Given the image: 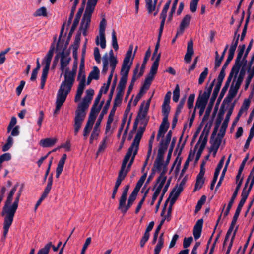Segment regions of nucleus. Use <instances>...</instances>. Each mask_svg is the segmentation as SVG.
<instances>
[{
    "label": "nucleus",
    "mask_w": 254,
    "mask_h": 254,
    "mask_svg": "<svg viewBox=\"0 0 254 254\" xmlns=\"http://www.w3.org/2000/svg\"><path fill=\"white\" fill-rule=\"evenodd\" d=\"M83 10H84L83 6L80 7L78 9V12L76 14L75 18L74 20L73 23L72 24V25L71 26V28L70 29L69 33V37L71 36V35L72 34L73 31L75 30L76 28L77 27V26L79 23L81 16L82 15V14L83 12Z\"/></svg>",
    "instance_id": "obj_26"
},
{
    "label": "nucleus",
    "mask_w": 254,
    "mask_h": 254,
    "mask_svg": "<svg viewBox=\"0 0 254 254\" xmlns=\"http://www.w3.org/2000/svg\"><path fill=\"white\" fill-rule=\"evenodd\" d=\"M79 1V0H75L73 2V4L71 10V12H70V15H69V16L68 18V25H69L71 23L73 17L74 15L75 11L76 10V6H77V4L78 3Z\"/></svg>",
    "instance_id": "obj_44"
},
{
    "label": "nucleus",
    "mask_w": 254,
    "mask_h": 254,
    "mask_svg": "<svg viewBox=\"0 0 254 254\" xmlns=\"http://www.w3.org/2000/svg\"><path fill=\"white\" fill-rule=\"evenodd\" d=\"M123 94L124 93L120 92L118 91L117 92V95L114 100V105L118 106L121 103Z\"/></svg>",
    "instance_id": "obj_59"
},
{
    "label": "nucleus",
    "mask_w": 254,
    "mask_h": 254,
    "mask_svg": "<svg viewBox=\"0 0 254 254\" xmlns=\"http://www.w3.org/2000/svg\"><path fill=\"white\" fill-rule=\"evenodd\" d=\"M70 60L71 58L68 55L65 54L64 52L62 53L60 60V69L63 73L64 70L65 71Z\"/></svg>",
    "instance_id": "obj_25"
},
{
    "label": "nucleus",
    "mask_w": 254,
    "mask_h": 254,
    "mask_svg": "<svg viewBox=\"0 0 254 254\" xmlns=\"http://www.w3.org/2000/svg\"><path fill=\"white\" fill-rule=\"evenodd\" d=\"M203 132H202L199 137V141L201 140V139H203L202 140V141L201 142V145L200 146V148L197 153V154H196V160L197 161L199 158H200V156L202 153V150L203 149V148H204L205 145L206 144V143H207V136L206 135L203 138Z\"/></svg>",
    "instance_id": "obj_33"
},
{
    "label": "nucleus",
    "mask_w": 254,
    "mask_h": 254,
    "mask_svg": "<svg viewBox=\"0 0 254 254\" xmlns=\"http://www.w3.org/2000/svg\"><path fill=\"white\" fill-rule=\"evenodd\" d=\"M180 97V87L178 84L176 85L175 88L173 92V100L175 102L179 101Z\"/></svg>",
    "instance_id": "obj_49"
},
{
    "label": "nucleus",
    "mask_w": 254,
    "mask_h": 254,
    "mask_svg": "<svg viewBox=\"0 0 254 254\" xmlns=\"http://www.w3.org/2000/svg\"><path fill=\"white\" fill-rule=\"evenodd\" d=\"M244 205V204L239 202L238 206L235 211V214L233 217L232 221H233V223H236L238 218L240 215V213Z\"/></svg>",
    "instance_id": "obj_47"
},
{
    "label": "nucleus",
    "mask_w": 254,
    "mask_h": 254,
    "mask_svg": "<svg viewBox=\"0 0 254 254\" xmlns=\"http://www.w3.org/2000/svg\"><path fill=\"white\" fill-rule=\"evenodd\" d=\"M217 131V128H215L213 132V133L211 135V140H210V143L211 144L210 150H211V151L214 152V155H215L217 152V150H218V149L219 147V146L221 144V138L223 137V135L222 134L221 138H219V137H218L215 138H213L214 137V136L215 135ZM219 135H220L218 134V136H219Z\"/></svg>",
    "instance_id": "obj_17"
},
{
    "label": "nucleus",
    "mask_w": 254,
    "mask_h": 254,
    "mask_svg": "<svg viewBox=\"0 0 254 254\" xmlns=\"http://www.w3.org/2000/svg\"><path fill=\"white\" fill-rule=\"evenodd\" d=\"M52 246L51 243H48L43 248L40 250L37 254H48L49 250Z\"/></svg>",
    "instance_id": "obj_61"
},
{
    "label": "nucleus",
    "mask_w": 254,
    "mask_h": 254,
    "mask_svg": "<svg viewBox=\"0 0 254 254\" xmlns=\"http://www.w3.org/2000/svg\"><path fill=\"white\" fill-rule=\"evenodd\" d=\"M201 93L202 91H200V93L197 99L194 108L195 110L197 108H206L207 104L209 98H207L205 95H202Z\"/></svg>",
    "instance_id": "obj_27"
},
{
    "label": "nucleus",
    "mask_w": 254,
    "mask_h": 254,
    "mask_svg": "<svg viewBox=\"0 0 254 254\" xmlns=\"http://www.w3.org/2000/svg\"><path fill=\"white\" fill-rule=\"evenodd\" d=\"M236 49H234L232 48H230L229 50L228 56L227 57V60H226L224 64L223 65V67L221 70V71L219 73L220 75L225 76V69L227 67L230 62L233 59L235 52Z\"/></svg>",
    "instance_id": "obj_21"
},
{
    "label": "nucleus",
    "mask_w": 254,
    "mask_h": 254,
    "mask_svg": "<svg viewBox=\"0 0 254 254\" xmlns=\"http://www.w3.org/2000/svg\"><path fill=\"white\" fill-rule=\"evenodd\" d=\"M86 116V112L82 111L79 109H77L75 112V117L74 119V134L77 135L78 133Z\"/></svg>",
    "instance_id": "obj_14"
},
{
    "label": "nucleus",
    "mask_w": 254,
    "mask_h": 254,
    "mask_svg": "<svg viewBox=\"0 0 254 254\" xmlns=\"http://www.w3.org/2000/svg\"><path fill=\"white\" fill-rule=\"evenodd\" d=\"M54 48H51L42 61V64L44 65V67L43 69L42 74L41 78L40 87L42 89L44 88L51 60L54 54Z\"/></svg>",
    "instance_id": "obj_6"
},
{
    "label": "nucleus",
    "mask_w": 254,
    "mask_h": 254,
    "mask_svg": "<svg viewBox=\"0 0 254 254\" xmlns=\"http://www.w3.org/2000/svg\"><path fill=\"white\" fill-rule=\"evenodd\" d=\"M133 45L129 46L128 51L126 54V56L124 59L123 63L121 70V75L122 77L128 78V75L132 64V61L130 62V60L132 53Z\"/></svg>",
    "instance_id": "obj_8"
},
{
    "label": "nucleus",
    "mask_w": 254,
    "mask_h": 254,
    "mask_svg": "<svg viewBox=\"0 0 254 254\" xmlns=\"http://www.w3.org/2000/svg\"><path fill=\"white\" fill-rule=\"evenodd\" d=\"M206 199V197L205 195L201 196L200 199L198 201L197 205L195 207V212H198L201 208L202 205L204 203Z\"/></svg>",
    "instance_id": "obj_55"
},
{
    "label": "nucleus",
    "mask_w": 254,
    "mask_h": 254,
    "mask_svg": "<svg viewBox=\"0 0 254 254\" xmlns=\"http://www.w3.org/2000/svg\"><path fill=\"white\" fill-rule=\"evenodd\" d=\"M34 16H46L47 9L45 7H42L38 9L34 13Z\"/></svg>",
    "instance_id": "obj_51"
},
{
    "label": "nucleus",
    "mask_w": 254,
    "mask_h": 254,
    "mask_svg": "<svg viewBox=\"0 0 254 254\" xmlns=\"http://www.w3.org/2000/svg\"><path fill=\"white\" fill-rule=\"evenodd\" d=\"M129 186L127 185L125 187L122 194L120 199V207H121L124 204H126L127 192L129 190Z\"/></svg>",
    "instance_id": "obj_40"
},
{
    "label": "nucleus",
    "mask_w": 254,
    "mask_h": 254,
    "mask_svg": "<svg viewBox=\"0 0 254 254\" xmlns=\"http://www.w3.org/2000/svg\"><path fill=\"white\" fill-rule=\"evenodd\" d=\"M66 158V154H64L58 162L57 167L56 168V177L57 178H58L59 177L60 174L62 173L63 171Z\"/></svg>",
    "instance_id": "obj_29"
},
{
    "label": "nucleus",
    "mask_w": 254,
    "mask_h": 254,
    "mask_svg": "<svg viewBox=\"0 0 254 254\" xmlns=\"http://www.w3.org/2000/svg\"><path fill=\"white\" fill-rule=\"evenodd\" d=\"M150 55H151V50H150V48H149V49L146 51V52L145 53V55L143 59V61L142 65H141V66L140 68V71L139 73V76H141L143 74L144 69L145 68L146 63H147Z\"/></svg>",
    "instance_id": "obj_31"
},
{
    "label": "nucleus",
    "mask_w": 254,
    "mask_h": 254,
    "mask_svg": "<svg viewBox=\"0 0 254 254\" xmlns=\"http://www.w3.org/2000/svg\"><path fill=\"white\" fill-rule=\"evenodd\" d=\"M127 79L128 78L121 76L117 87L118 92L124 93V89L125 88Z\"/></svg>",
    "instance_id": "obj_39"
},
{
    "label": "nucleus",
    "mask_w": 254,
    "mask_h": 254,
    "mask_svg": "<svg viewBox=\"0 0 254 254\" xmlns=\"http://www.w3.org/2000/svg\"><path fill=\"white\" fill-rule=\"evenodd\" d=\"M69 92V91L60 87L57 94L56 108L54 112V115H56L59 112L61 107L65 102Z\"/></svg>",
    "instance_id": "obj_13"
},
{
    "label": "nucleus",
    "mask_w": 254,
    "mask_h": 254,
    "mask_svg": "<svg viewBox=\"0 0 254 254\" xmlns=\"http://www.w3.org/2000/svg\"><path fill=\"white\" fill-rule=\"evenodd\" d=\"M246 48V46L245 44L240 45L238 47V53L237 56V58L235 60V65L233 66L231 71L227 78V81L225 83L230 85V83L232 80V79L233 76H235L234 80L235 81L234 83H235L237 79L236 76L237 74L239 73V70L241 68L242 64L241 62V60L243 56V53L244 52L245 49Z\"/></svg>",
    "instance_id": "obj_4"
},
{
    "label": "nucleus",
    "mask_w": 254,
    "mask_h": 254,
    "mask_svg": "<svg viewBox=\"0 0 254 254\" xmlns=\"http://www.w3.org/2000/svg\"><path fill=\"white\" fill-rule=\"evenodd\" d=\"M195 100V94H191L189 96L187 102V107L189 109H191L192 108L193 106V103Z\"/></svg>",
    "instance_id": "obj_54"
},
{
    "label": "nucleus",
    "mask_w": 254,
    "mask_h": 254,
    "mask_svg": "<svg viewBox=\"0 0 254 254\" xmlns=\"http://www.w3.org/2000/svg\"><path fill=\"white\" fill-rule=\"evenodd\" d=\"M86 96L84 97L82 102L78 105L77 109L82 111L86 112L88 109L89 104L92 99L94 94V90L92 89H88L86 91Z\"/></svg>",
    "instance_id": "obj_16"
},
{
    "label": "nucleus",
    "mask_w": 254,
    "mask_h": 254,
    "mask_svg": "<svg viewBox=\"0 0 254 254\" xmlns=\"http://www.w3.org/2000/svg\"><path fill=\"white\" fill-rule=\"evenodd\" d=\"M232 111L231 110H230L228 113H227V115L226 116L225 119L221 126L220 132L222 133H223V135L225 133L226 128L228 126V124L229 121L230 116L232 114Z\"/></svg>",
    "instance_id": "obj_34"
},
{
    "label": "nucleus",
    "mask_w": 254,
    "mask_h": 254,
    "mask_svg": "<svg viewBox=\"0 0 254 254\" xmlns=\"http://www.w3.org/2000/svg\"><path fill=\"white\" fill-rule=\"evenodd\" d=\"M94 10V9L86 7L80 26V30L84 36L87 35V30L89 27L91 16Z\"/></svg>",
    "instance_id": "obj_11"
},
{
    "label": "nucleus",
    "mask_w": 254,
    "mask_h": 254,
    "mask_svg": "<svg viewBox=\"0 0 254 254\" xmlns=\"http://www.w3.org/2000/svg\"><path fill=\"white\" fill-rule=\"evenodd\" d=\"M185 183V180L183 179L181 182L180 183L179 186H176L174 188L170 194V203L173 204L176 201L178 196L180 195L181 192L183 190V186Z\"/></svg>",
    "instance_id": "obj_18"
},
{
    "label": "nucleus",
    "mask_w": 254,
    "mask_h": 254,
    "mask_svg": "<svg viewBox=\"0 0 254 254\" xmlns=\"http://www.w3.org/2000/svg\"><path fill=\"white\" fill-rule=\"evenodd\" d=\"M109 57L108 56V54L106 53L103 57V69L102 70V74H106L108 70L109 67H116L118 63L117 58L114 56L113 51L111 49L109 53Z\"/></svg>",
    "instance_id": "obj_7"
},
{
    "label": "nucleus",
    "mask_w": 254,
    "mask_h": 254,
    "mask_svg": "<svg viewBox=\"0 0 254 254\" xmlns=\"http://www.w3.org/2000/svg\"><path fill=\"white\" fill-rule=\"evenodd\" d=\"M170 111V106L169 104H163L162 106V113L163 118L168 119L169 114Z\"/></svg>",
    "instance_id": "obj_46"
},
{
    "label": "nucleus",
    "mask_w": 254,
    "mask_h": 254,
    "mask_svg": "<svg viewBox=\"0 0 254 254\" xmlns=\"http://www.w3.org/2000/svg\"><path fill=\"white\" fill-rule=\"evenodd\" d=\"M107 25L106 20L103 18L99 25V34H105V29Z\"/></svg>",
    "instance_id": "obj_60"
},
{
    "label": "nucleus",
    "mask_w": 254,
    "mask_h": 254,
    "mask_svg": "<svg viewBox=\"0 0 254 254\" xmlns=\"http://www.w3.org/2000/svg\"><path fill=\"white\" fill-rule=\"evenodd\" d=\"M160 59V54H159L151 66L150 72L145 80L144 83L142 88V89H148L149 88L151 82L154 79L155 75L157 73Z\"/></svg>",
    "instance_id": "obj_9"
},
{
    "label": "nucleus",
    "mask_w": 254,
    "mask_h": 254,
    "mask_svg": "<svg viewBox=\"0 0 254 254\" xmlns=\"http://www.w3.org/2000/svg\"><path fill=\"white\" fill-rule=\"evenodd\" d=\"M112 45L115 50L119 49L116 32L114 30H113L112 32Z\"/></svg>",
    "instance_id": "obj_50"
},
{
    "label": "nucleus",
    "mask_w": 254,
    "mask_h": 254,
    "mask_svg": "<svg viewBox=\"0 0 254 254\" xmlns=\"http://www.w3.org/2000/svg\"><path fill=\"white\" fill-rule=\"evenodd\" d=\"M146 174L145 173L141 177V178L138 181V182L136 184V185L133 190V191L138 192L139 190L140 189V188L141 187L143 183L144 182V181L146 179Z\"/></svg>",
    "instance_id": "obj_45"
},
{
    "label": "nucleus",
    "mask_w": 254,
    "mask_h": 254,
    "mask_svg": "<svg viewBox=\"0 0 254 254\" xmlns=\"http://www.w3.org/2000/svg\"><path fill=\"white\" fill-rule=\"evenodd\" d=\"M99 69L96 66L94 67L93 70L90 73V77L93 79L97 80L99 79Z\"/></svg>",
    "instance_id": "obj_57"
},
{
    "label": "nucleus",
    "mask_w": 254,
    "mask_h": 254,
    "mask_svg": "<svg viewBox=\"0 0 254 254\" xmlns=\"http://www.w3.org/2000/svg\"><path fill=\"white\" fill-rule=\"evenodd\" d=\"M239 28L240 27H238L237 29L235 32L234 37H233V41L232 42V43H231V45L230 48H232L234 49H236V48L238 46L239 37H240V35L239 34H238V32Z\"/></svg>",
    "instance_id": "obj_42"
},
{
    "label": "nucleus",
    "mask_w": 254,
    "mask_h": 254,
    "mask_svg": "<svg viewBox=\"0 0 254 254\" xmlns=\"http://www.w3.org/2000/svg\"><path fill=\"white\" fill-rule=\"evenodd\" d=\"M96 44L97 45H100L102 49H105L106 46L105 35L99 34V35L96 37Z\"/></svg>",
    "instance_id": "obj_35"
},
{
    "label": "nucleus",
    "mask_w": 254,
    "mask_h": 254,
    "mask_svg": "<svg viewBox=\"0 0 254 254\" xmlns=\"http://www.w3.org/2000/svg\"><path fill=\"white\" fill-rule=\"evenodd\" d=\"M203 222L202 219H199L193 228V234L196 240L199 239L201 236Z\"/></svg>",
    "instance_id": "obj_28"
},
{
    "label": "nucleus",
    "mask_w": 254,
    "mask_h": 254,
    "mask_svg": "<svg viewBox=\"0 0 254 254\" xmlns=\"http://www.w3.org/2000/svg\"><path fill=\"white\" fill-rule=\"evenodd\" d=\"M167 177L165 176V171L163 170L157 180V188L153 193V195L158 197L161 190L166 181Z\"/></svg>",
    "instance_id": "obj_19"
},
{
    "label": "nucleus",
    "mask_w": 254,
    "mask_h": 254,
    "mask_svg": "<svg viewBox=\"0 0 254 254\" xmlns=\"http://www.w3.org/2000/svg\"><path fill=\"white\" fill-rule=\"evenodd\" d=\"M204 174H201L199 173L197 175L196 178V182L195 185V190L200 189L204 183V179L203 178Z\"/></svg>",
    "instance_id": "obj_38"
},
{
    "label": "nucleus",
    "mask_w": 254,
    "mask_h": 254,
    "mask_svg": "<svg viewBox=\"0 0 254 254\" xmlns=\"http://www.w3.org/2000/svg\"><path fill=\"white\" fill-rule=\"evenodd\" d=\"M254 184V176H251V174H250L243 189L241 194V199L239 202L244 204H245Z\"/></svg>",
    "instance_id": "obj_12"
},
{
    "label": "nucleus",
    "mask_w": 254,
    "mask_h": 254,
    "mask_svg": "<svg viewBox=\"0 0 254 254\" xmlns=\"http://www.w3.org/2000/svg\"><path fill=\"white\" fill-rule=\"evenodd\" d=\"M141 137H142L141 135L136 133V134L134 137V139L133 141V142L132 143L131 146L128 148L129 149V153H130V152H131V151L135 150V149H136V150L138 151L139 144Z\"/></svg>",
    "instance_id": "obj_30"
},
{
    "label": "nucleus",
    "mask_w": 254,
    "mask_h": 254,
    "mask_svg": "<svg viewBox=\"0 0 254 254\" xmlns=\"http://www.w3.org/2000/svg\"><path fill=\"white\" fill-rule=\"evenodd\" d=\"M238 194V192L237 191H234V192H233V194L231 198V199L228 203L227 209L224 212V216H227L228 215V214L229 213L230 210L234 203V202Z\"/></svg>",
    "instance_id": "obj_37"
},
{
    "label": "nucleus",
    "mask_w": 254,
    "mask_h": 254,
    "mask_svg": "<svg viewBox=\"0 0 254 254\" xmlns=\"http://www.w3.org/2000/svg\"><path fill=\"white\" fill-rule=\"evenodd\" d=\"M190 19L191 16L190 15H186L184 17L181 22L179 29L177 32L176 37H178V36L182 35L185 29L189 25Z\"/></svg>",
    "instance_id": "obj_24"
},
{
    "label": "nucleus",
    "mask_w": 254,
    "mask_h": 254,
    "mask_svg": "<svg viewBox=\"0 0 254 254\" xmlns=\"http://www.w3.org/2000/svg\"><path fill=\"white\" fill-rule=\"evenodd\" d=\"M57 141L55 138H47L40 141V145L44 147H49L53 146Z\"/></svg>",
    "instance_id": "obj_32"
},
{
    "label": "nucleus",
    "mask_w": 254,
    "mask_h": 254,
    "mask_svg": "<svg viewBox=\"0 0 254 254\" xmlns=\"http://www.w3.org/2000/svg\"><path fill=\"white\" fill-rule=\"evenodd\" d=\"M137 151H138L136 150L135 149L131 151V152L129 153L128 149L124 158L120 170L122 169V167L124 164V167L123 168V173H125L126 172V176L130 170V167L134 161L135 155L137 153Z\"/></svg>",
    "instance_id": "obj_10"
},
{
    "label": "nucleus",
    "mask_w": 254,
    "mask_h": 254,
    "mask_svg": "<svg viewBox=\"0 0 254 254\" xmlns=\"http://www.w3.org/2000/svg\"><path fill=\"white\" fill-rule=\"evenodd\" d=\"M215 81V80H214L208 87H206L205 91L201 94L204 96L205 95L207 98H209L210 95V93L212 91V89L214 86V83Z\"/></svg>",
    "instance_id": "obj_63"
},
{
    "label": "nucleus",
    "mask_w": 254,
    "mask_h": 254,
    "mask_svg": "<svg viewBox=\"0 0 254 254\" xmlns=\"http://www.w3.org/2000/svg\"><path fill=\"white\" fill-rule=\"evenodd\" d=\"M193 54V42L192 40H190L188 42L187 52L184 57L185 62L187 63H190Z\"/></svg>",
    "instance_id": "obj_22"
},
{
    "label": "nucleus",
    "mask_w": 254,
    "mask_h": 254,
    "mask_svg": "<svg viewBox=\"0 0 254 254\" xmlns=\"http://www.w3.org/2000/svg\"><path fill=\"white\" fill-rule=\"evenodd\" d=\"M168 144H167L163 141H161L160 144V146L158 149L159 155L163 154L167 150L168 146Z\"/></svg>",
    "instance_id": "obj_62"
},
{
    "label": "nucleus",
    "mask_w": 254,
    "mask_h": 254,
    "mask_svg": "<svg viewBox=\"0 0 254 254\" xmlns=\"http://www.w3.org/2000/svg\"><path fill=\"white\" fill-rule=\"evenodd\" d=\"M117 78L114 80V83L113 84L112 88L111 89L110 93V96L109 99L107 101L106 105H105L104 108L103 109L101 114L100 115L96 124L94 127L93 131L91 135L90 138V143H92L94 139H96L97 138L98 136L99 135L100 132V126L101 125V121L103 118V116L105 114H106L107 112V110L110 106V104L112 99V96L114 91V88L116 86Z\"/></svg>",
    "instance_id": "obj_2"
},
{
    "label": "nucleus",
    "mask_w": 254,
    "mask_h": 254,
    "mask_svg": "<svg viewBox=\"0 0 254 254\" xmlns=\"http://www.w3.org/2000/svg\"><path fill=\"white\" fill-rule=\"evenodd\" d=\"M163 158L160 155H158L154 162V167L155 171L156 170L160 171L162 166Z\"/></svg>",
    "instance_id": "obj_43"
},
{
    "label": "nucleus",
    "mask_w": 254,
    "mask_h": 254,
    "mask_svg": "<svg viewBox=\"0 0 254 254\" xmlns=\"http://www.w3.org/2000/svg\"><path fill=\"white\" fill-rule=\"evenodd\" d=\"M85 86V84H79L77 90L76 94V96L75 97V102H77L80 100L81 96L83 92Z\"/></svg>",
    "instance_id": "obj_41"
},
{
    "label": "nucleus",
    "mask_w": 254,
    "mask_h": 254,
    "mask_svg": "<svg viewBox=\"0 0 254 254\" xmlns=\"http://www.w3.org/2000/svg\"><path fill=\"white\" fill-rule=\"evenodd\" d=\"M146 7L149 13L155 10L156 4L153 3L152 0H145Z\"/></svg>",
    "instance_id": "obj_48"
},
{
    "label": "nucleus",
    "mask_w": 254,
    "mask_h": 254,
    "mask_svg": "<svg viewBox=\"0 0 254 254\" xmlns=\"http://www.w3.org/2000/svg\"><path fill=\"white\" fill-rule=\"evenodd\" d=\"M151 99H149L147 102L145 104L144 103H142L140 106L139 111L133 125L134 129H136L137 127V120H144L145 119L146 115L147 114L148 109L150 105Z\"/></svg>",
    "instance_id": "obj_15"
},
{
    "label": "nucleus",
    "mask_w": 254,
    "mask_h": 254,
    "mask_svg": "<svg viewBox=\"0 0 254 254\" xmlns=\"http://www.w3.org/2000/svg\"><path fill=\"white\" fill-rule=\"evenodd\" d=\"M245 74V69L244 68H242L240 70L238 77H237L235 83H234L235 81H233L232 84L231 85L229 89L228 95L224 100V102L226 101H228V102L232 101L238 92V91L243 80Z\"/></svg>",
    "instance_id": "obj_5"
},
{
    "label": "nucleus",
    "mask_w": 254,
    "mask_h": 254,
    "mask_svg": "<svg viewBox=\"0 0 254 254\" xmlns=\"http://www.w3.org/2000/svg\"><path fill=\"white\" fill-rule=\"evenodd\" d=\"M169 127V123L168 122V119L163 118L157 136V140L159 139L160 137L164 135V134L167 131Z\"/></svg>",
    "instance_id": "obj_23"
},
{
    "label": "nucleus",
    "mask_w": 254,
    "mask_h": 254,
    "mask_svg": "<svg viewBox=\"0 0 254 254\" xmlns=\"http://www.w3.org/2000/svg\"><path fill=\"white\" fill-rule=\"evenodd\" d=\"M138 192L133 191L131 192L128 199L127 204L126 206L125 204H124L121 207H120V201H119V206L118 209L121 211L123 213H126L127 211L132 205L133 202L135 200Z\"/></svg>",
    "instance_id": "obj_20"
},
{
    "label": "nucleus",
    "mask_w": 254,
    "mask_h": 254,
    "mask_svg": "<svg viewBox=\"0 0 254 254\" xmlns=\"http://www.w3.org/2000/svg\"><path fill=\"white\" fill-rule=\"evenodd\" d=\"M78 63L74 62L71 71H69L68 68H66L64 75V79L60 85V88L70 92L73 83L75 80V76L77 69Z\"/></svg>",
    "instance_id": "obj_3"
},
{
    "label": "nucleus",
    "mask_w": 254,
    "mask_h": 254,
    "mask_svg": "<svg viewBox=\"0 0 254 254\" xmlns=\"http://www.w3.org/2000/svg\"><path fill=\"white\" fill-rule=\"evenodd\" d=\"M18 184H16L8 193L1 214L4 216L3 236L5 237L11 226L17 209L13 210V203L11 204L13 196L15 193Z\"/></svg>",
    "instance_id": "obj_1"
},
{
    "label": "nucleus",
    "mask_w": 254,
    "mask_h": 254,
    "mask_svg": "<svg viewBox=\"0 0 254 254\" xmlns=\"http://www.w3.org/2000/svg\"><path fill=\"white\" fill-rule=\"evenodd\" d=\"M224 77H225L224 76L219 74L218 77L217 78V83H216L215 88L214 89V90L217 91L218 92H219Z\"/></svg>",
    "instance_id": "obj_53"
},
{
    "label": "nucleus",
    "mask_w": 254,
    "mask_h": 254,
    "mask_svg": "<svg viewBox=\"0 0 254 254\" xmlns=\"http://www.w3.org/2000/svg\"><path fill=\"white\" fill-rule=\"evenodd\" d=\"M164 243L158 242L154 250V254H159L161 249L164 246Z\"/></svg>",
    "instance_id": "obj_64"
},
{
    "label": "nucleus",
    "mask_w": 254,
    "mask_h": 254,
    "mask_svg": "<svg viewBox=\"0 0 254 254\" xmlns=\"http://www.w3.org/2000/svg\"><path fill=\"white\" fill-rule=\"evenodd\" d=\"M124 167V164L123 165L122 169L120 170L119 171L118 176L117 179L116 180L114 188L118 189V188L120 186V185H121L122 181L126 177V172L125 173H123V169H124L123 168Z\"/></svg>",
    "instance_id": "obj_36"
},
{
    "label": "nucleus",
    "mask_w": 254,
    "mask_h": 254,
    "mask_svg": "<svg viewBox=\"0 0 254 254\" xmlns=\"http://www.w3.org/2000/svg\"><path fill=\"white\" fill-rule=\"evenodd\" d=\"M208 73V69L207 68H205L204 71L200 74L198 84H202L204 81Z\"/></svg>",
    "instance_id": "obj_58"
},
{
    "label": "nucleus",
    "mask_w": 254,
    "mask_h": 254,
    "mask_svg": "<svg viewBox=\"0 0 254 254\" xmlns=\"http://www.w3.org/2000/svg\"><path fill=\"white\" fill-rule=\"evenodd\" d=\"M85 74L84 70H79L77 80L79 81V84H85Z\"/></svg>",
    "instance_id": "obj_56"
},
{
    "label": "nucleus",
    "mask_w": 254,
    "mask_h": 254,
    "mask_svg": "<svg viewBox=\"0 0 254 254\" xmlns=\"http://www.w3.org/2000/svg\"><path fill=\"white\" fill-rule=\"evenodd\" d=\"M139 67V64H138L137 65H136L135 68L134 69V70L133 71V77L132 78V79H131V82H130V84L129 86H131L132 85V86L133 87L135 81L137 80V79L138 77H140V76H139V74L138 75V76H137V74L138 72Z\"/></svg>",
    "instance_id": "obj_52"
}]
</instances>
